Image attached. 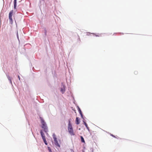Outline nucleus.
Instances as JSON below:
<instances>
[{"mask_svg": "<svg viewBox=\"0 0 152 152\" xmlns=\"http://www.w3.org/2000/svg\"><path fill=\"white\" fill-rule=\"evenodd\" d=\"M18 77L20 79V77H19V76H18Z\"/></svg>", "mask_w": 152, "mask_h": 152, "instance_id": "obj_16", "label": "nucleus"}, {"mask_svg": "<svg viewBox=\"0 0 152 152\" xmlns=\"http://www.w3.org/2000/svg\"><path fill=\"white\" fill-rule=\"evenodd\" d=\"M41 121L42 124V128L44 129L45 132L47 133L48 132V127L45 122L43 118H41Z\"/></svg>", "mask_w": 152, "mask_h": 152, "instance_id": "obj_1", "label": "nucleus"}, {"mask_svg": "<svg viewBox=\"0 0 152 152\" xmlns=\"http://www.w3.org/2000/svg\"><path fill=\"white\" fill-rule=\"evenodd\" d=\"M78 111L79 112L80 114L81 115V117H83V114H82V112L81 111V110L80 109L79 107H78Z\"/></svg>", "mask_w": 152, "mask_h": 152, "instance_id": "obj_8", "label": "nucleus"}, {"mask_svg": "<svg viewBox=\"0 0 152 152\" xmlns=\"http://www.w3.org/2000/svg\"><path fill=\"white\" fill-rule=\"evenodd\" d=\"M68 130L69 132L71 135H74V134L73 132V128L72 125L70 123V121H69L68 126Z\"/></svg>", "mask_w": 152, "mask_h": 152, "instance_id": "obj_2", "label": "nucleus"}, {"mask_svg": "<svg viewBox=\"0 0 152 152\" xmlns=\"http://www.w3.org/2000/svg\"><path fill=\"white\" fill-rule=\"evenodd\" d=\"M53 136L55 145L59 147V144L58 141L57 140V139L56 137L55 134H53Z\"/></svg>", "mask_w": 152, "mask_h": 152, "instance_id": "obj_3", "label": "nucleus"}, {"mask_svg": "<svg viewBox=\"0 0 152 152\" xmlns=\"http://www.w3.org/2000/svg\"><path fill=\"white\" fill-rule=\"evenodd\" d=\"M81 142H85L84 140V138L83 137H82V136L81 137Z\"/></svg>", "mask_w": 152, "mask_h": 152, "instance_id": "obj_11", "label": "nucleus"}, {"mask_svg": "<svg viewBox=\"0 0 152 152\" xmlns=\"http://www.w3.org/2000/svg\"><path fill=\"white\" fill-rule=\"evenodd\" d=\"M8 79H9V80H10V81L11 82V79H10V77H9L8 78Z\"/></svg>", "mask_w": 152, "mask_h": 152, "instance_id": "obj_14", "label": "nucleus"}, {"mask_svg": "<svg viewBox=\"0 0 152 152\" xmlns=\"http://www.w3.org/2000/svg\"><path fill=\"white\" fill-rule=\"evenodd\" d=\"M16 1L17 0H14V8L16 9Z\"/></svg>", "mask_w": 152, "mask_h": 152, "instance_id": "obj_9", "label": "nucleus"}, {"mask_svg": "<svg viewBox=\"0 0 152 152\" xmlns=\"http://www.w3.org/2000/svg\"><path fill=\"white\" fill-rule=\"evenodd\" d=\"M83 123H84V124L85 125V126L86 127L87 129H88V130H89V127L88 126V125L86 123V122H85V121H83Z\"/></svg>", "mask_w": 152, "mask_h": 152, "instance_id": "obj_10", "label": "nucleus"}, {"mask_svg": "<svg viewBox=\"0 0 152 152\" xmlns=\"http://www.w3.org/2000/svg\"><path fill=\"white\" fill-rule=\"evenodd\" d=\"M45 142V144L46 145H47V142Z\"/></svg>", "mask_w": 152, "mask_h": 152, "instance_id": "obj_15", "label": "nucleus"}, {"mask_svg": "<svg viewBox=\"0 0 152 152\" xmlns=\"http://www.w3.org/2000/svg\"><path fill=\"white\" fill-rule=\"evenodd\" d=\"M13 10H12L10 11V12L9 13V18L10 21L11 23H12V16L13 15Z\"/></svg>", "mask_w": 152, "mask_h": 152, "instance_id": "obj_4", "label": "nucleus"}, {"mask_svg": "<svg viewBox=\"0 0 152 152\" xmlns=\"http://www.w3.org/2000/svg\"><path fill=\"white\" fill-rule=\"evenodd\" d=\"M112 136L113 137H115V136H114V135H112Z\"/></svg>", "mask_w": 152, "mask_h": 152, "instance_id": "obj_17", "label": "nucleus"}, {"mask_svg": "<svg viewBox=\"0 0 152 152\" xmlns=\"http://www.w3.org/2000/svg\"><path fill=\"white\" fill-rule=\"evenodd\" d=\"M40 134L42 139L45 138V134L42 132V130H41Z\"/></svg>", "mask_w": 152, "mask_h": 152, "instance_id": "obj_5", "label": "nucleus"}, {"mask_svg": "<svg viewBox=\"0 0 152 152\" xmlns=\"http://www.w3.org/2000/svg\"><path fill=\"white\" fill-rule=\"evenodd\" d=\"M65 91V87L64 86L63 88H61V91L62 92V93L63 94L64 93V92Z\"/></svg>", "mask_w": 152, "mask_h": 152, "instance_id": "obj_7", "label": "nucleus"}, {"mask_svg": "<svg viewBox=\"0 0 152 152\" xmlns=\"http://www.w3.org/2000/svg\"><path fill=\"white\" fill-rule=\"evenodd\" d=\"M76 123L77 124H80V121L78 117H77L76 119Z\"/></svg>", "mask_w": 152, "mask_h": 152, "instance_id": "obj_6", "label": "nucleus"}, {"mask_svg": "<svg viewBox=\"0 0 152 152\" xmlns=\"http://www.w3.org/2000/svg\"><path fill=\"white\" fill-rule=\"evenodd\" d=\"M43 140L44 142H46V140L45 139V138H44L42 139Z\"/></svg>", "mask_w": 152, "mask_h": 152, "instance_id": "obj_13", "label": "nucleus"}, {"mask_svg": "<svg viewBox=\"0 0 152 152\" xmlns=\"http://www.w3.org/2000/svg\"><path fill=\"white\" fill-rule=\"evenodd\" d=\"M48 150L49 151V152H52V150H51V149L50 148V147H48Z\"/></svg>", "mask_w": 152, "mask_h": 152, "instance_id": "obj_12", "label": "nucleus"}]
</instances>
